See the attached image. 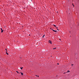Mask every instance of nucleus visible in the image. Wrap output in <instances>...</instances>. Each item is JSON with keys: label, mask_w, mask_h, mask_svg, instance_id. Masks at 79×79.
<instances>
[{"label": "nucleus", "mask_w": 79, "mask_h": 79, "mask_svg": "<svg viewBox=\"0 0 79 79\" xmlns=\"http://www.w3.org/2000/svg\"><path fill=\"white\" fill-rule=\"evenodd\" d=\"M48 42L49 43V44H52V41H51V40H49Z\"/></svg>", "instance_id": "1"}, {"label": "nucleus", "mask_w": 79, "mask_h": 79, "mask_svg": "<svg viewBox=\"0 0 79 79\" xmlns=\"http://www.w3.org/2000/svg\"><path fill=\"white\" fill-rule=\"evenodd\" d=\"M52 30L53 31V32H57V31H56V30H54L53 29H52Z\"/></svg>", "instance_id": "2"}, {"label": "nucleus", "mask_w": 79, "mask_h": 79, "mask_svg": "<svg viewBox=\"0 0 79 79\" xmlns=\"http://www.w3.org/2000/svg\"><path fill=\"white\" fill-rule=\"evenodd\" d=\"M1 33H2L3 32L4 30L2 29V28H1Z\"/></svg>", "instance_id": "3"}, {"label": "nucleus", "mask_w": 79, "mask_h": 79, "mask_svg": "<svg viewBox=\"0 0 79 79\" xmlns=\"http://www.w3.org/2000/svg\"><path fill=\"white\" fill-rule=\"evenodd\" d=\"M20 73H21V75L22 76H23V73H22V72H20Z\"/></svg>", "instance_id": "4"}, {"label": "nucleus", "mask_w": 79, "mask_h": 79, "mask_svg": "<svg viewBox=\"0 0 79 79\" xmlns=\"http://www.w3.org/2000/svg\"><path fill=\"white\" fill-rule=\"evenodd\" d=\"M70 71H69V70H68L66 72V73H70Z\"/></svg>", "instance_id": "5"}, {"label": "nucleus", "mask_w": 79, "mask_h": 79, "mask_svg": "<svg viewBox=\"0 0 79 79\" xmlns=\"http://www.w3.org/2000/svg\"><path fill=\"white\" fill-rule=\"evenodd\" d=\"M6 55H9V54H8V53L7 52H6Z\"/></svg>", "instance_id": "6"}, {"label": "nucleus", "mask_w": 79, "mask_h": 79, "mask_svg": "<svg viewBox=\"0 0 79 79\" xmlns=\"http://www.w3.org/2000/svg\"><path fill=\"white\" fill-rule=\"evenodd\" d=\"M20 68L21 69H23V67H20Z\"/></svg>", "instance_id": "7"}, {"label": "nucleus", "mask_w": 79, "mask_h": 79, "mask_svg": "<svg viewBox=\"0 0 79 79\" xmlns=\"http://www.w3.org/2000/svg\"><path fill=\"white\" fill-rule=\"evenodd\" d=\"M16 72H17V73H19V74L20 73H19V72H18V71H16Z\"/></svg>", "instance_id": "8"}, {"label": "nucleus", "mask_w": 79, "mask_h": 79, "mask_svg": "<svg viewBox=\"0 0 79 79\" xmlns=\"http://www.w3.org/2000/svg\"><path fill=\"white\" fill-rule=\"evenodd\" d=\"M44 36H45V35H44L43 36V38H44Z\"/></svg>", "instance_id": "9"}, {"label": "nucleus", "mask_w": 79, "mask_h": 79, "mask_svg": "<svg viewBox=\"0 0 79 79\" xmlns=\"http://www.w3.org/2000/svg\"><path fill=\"white\" fill-rule=\"evenodd\" d=\"M56 48H53V49L55 50V49H56Z\"/></svg>", "instance_id": "10"}, {"label": "nucleus", "mask_w": 79, "mask_h": 79, "mask_svg": "<svg viewBox=\"0 0 79 79\" xmlns=\"http://www.w3.org/2000/svg\"><path fill=\"white\" fill-rule=\"evenodd\" d=\"M53 25L54 26V27H56V25Z\"/></svg>", "instance_id": "11"}, {"label": "nucleus", "mask_w": 79, "mask_h": 79, "mask_svg": "<svg viewBox=\"0 0 79 79\" xmlns=\"http://www.w3.org/2000/svg\"><path fill=\"white\" fill-rule=\"evenodd\" d=\"M5 50H6V52H7V49H5Z\"/></svg>", "instance_id": "12"}, {"label": "nucleus", "mask_w": 79, "mask_h": 79, "mask_svg": "<svg viewBox=\"0 0 79 79\" xmlns=\"http://www.w3.org/2000/svg\"><path fill=\"white\" fill-rule=\"evenodd\" d=\"M50 29H51V30H52V29H52V28H50Z\"/></svg>", "instance_id": "13"}, {"label": "nucleus", "mask_w": 79, "mask_h": 79, "mask_svg": "<svg viewBox=\"0 0 79 79\" xmlns=\"http://www.w3.org/2000/svg\"><path fill=\"white\" fill-rule=\"evenodd\" d=\"M57 27H56V29H57V30H58V31H59L58 29V28H57Z\"/></svg>", "instance_id": "14"}, {"label": "nucleus", "mask_w": 79, "mask_h": 79, "mask_svg": "<svg viewBox=\"0 0 79 79\" xmlns=\"http://www.w3.org/2000/svg\"><path fill=\"white\" fill-rule=\"evenodd\" d=\"M58 65H59V64L58 63H57Z\"/></svg>", "instance_id": "15"}, {"label": "nucleus", "mask_w": 79, "mask_h": 79, "mask_svg": "<svg viewBox=\"0 0 79 79\" xmlns=\"http://www.w3.org/2000/svg\"><path fill=\"white\" fill-rule=\"evenodd\" d=\"M64 74H66V73H65V72L64 73Z\"/></svg>", "instance_id": "16"}, {"label": "nucleus", "mask_w": 79, "mask_h": 79, "mask_svg": "<svg viewBox=\"0 0 79 79\" xmlns=\"http://www.w3.org/2000/svg\"><path fill=\"white\" fill-rule=\"evenodd\" d=\"M72 66H73V64H72Z\"/></svg>", "instance_id": "17"}, {"label": "nucleus", "mask_w": 79, "mask_h": 79, "mask_svg": "<svg viewBox=\"0 0 79 79\" xmlns=\"http://www.w3.org/2000/svg\"><path fill=\"white\" fill-rule=\"evenodd\" d=\"M35 76H36V77H37V75H36Z\"/></svg>", "instance_id": "18"}, {"label": "nucleus", "mask_w": 79, "mask_h": 79, "mask_svg": "<svg viewBox=\"0 0 79 79\" xmlns=\"http://www.w3.org/2000/svg\"><path fill=\"white\" fill-rule=\"evenodd\" d=\"M38 77H39V75H38Z\"/></svg>", "instance_id": "19"}, {"label": "nucleus", "mask_w": 79, "mask_h": 79, "mask_svg": "<svg viewBox=\"0 0 79 79\" xmlns=\"http://www.w3.org/2000/svg\"><path fill=\"white\" fill-rule=\"evenodd\" d=\"M73 7H74V5H73Z\"/></svg>", "instance_id": "20"}, {"label": "nucleus", "mask_w": 79, "mask_h": 79, "mask_svg": "<svg viewBox=\"0 0 79 79\" xmlns=\"http://www.w3.org/2000/svg\"><path fill=\"white\" fill-rule=\"evenodd\" d=\"M31 35L30 34L29 35V36H30Z\"/></svg>", "instance_id": "21"}, {"label": "nucleus", "mask_w": 79, "mask_h": 79, "mask_svg": "<svg viewBox=\"0 0 79 79\" xmlns=\"http://www.w3.org/2000/svg\"><path fill=\"white\" fill-rule=\"evenodd\" d=\"M69 0H68V2H69Z\"/></svg>", "instance_id": "22"}, {"label": "nucleus", "mask_w": 79, "mask_h": 79, "mask_svg": "<svg viewBox=\"0 0 79 79\" xmlns=\"http://www.w3.org/2000/svg\"><path fill=\"white\" fill-rule=\"evenodd\" d=\"M59 40H61V39H60Z\"/></svg>", "instance_id": "23"}, {"label": "nucleus", "mask_w": 79, "mask_h": 79, "mask_svg": "<svg viewBox=\"0 0 79 79\" xmlns=\"http://www.w3.org/2000/svg\"><path fill=\"white\" fill-rule=\"evenodd\" d=\"M79 26V24H78Z\"/></svg>", "instance_id": "24"}]
</instances>
